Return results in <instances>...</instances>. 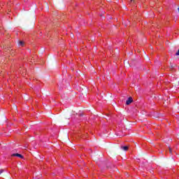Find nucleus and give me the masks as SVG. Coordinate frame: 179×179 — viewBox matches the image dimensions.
<instances>
[{
	"label": "nucleus",
	"mask_w": 179,
	"mask_h": 179,
	"mask_svg": "<svg viewBox=\"0 0 179 179\" xmlns=\"http://www.w3.org/2000/svg\"><path fill=\"white\" fill-rule=\"evenodd\" d=\"M11 156H12V157H20V159H23L24 158L23 155H22L19 153L13 154Z\"/></svg>",
	"instance_id": "f257e3e1"
},
{
	"label": "nucleus",
	"mask_w": 179,
	"mask_h": 179,
	"mask_svg": "<svg viewBox=\"0 0 179 179\" xmlns=\"http://www.w3.org/2000/svg\"><path fill=\"white\" fill-rule=\"evenodd\" d=\"M132 101H134V99L131 96L129 97L128 100H127V101H126L127 106H129V104H131V103H132Z\"/></svg>",
	"instance_id": "f03ea898"
},
{
	"label": "nucleus",
	"mask_w": 179,
	"mask_h": 179,
	"mask_svg": "<svg viewBox=\"0 0 179 179\" xmlns=\"http://www.w3.org/2000/svg\"><path fill=\"white\" fill-rule=\"evenodd\" d=\"M128 148H129V147L128 146H122L121 147V149H122V150H124V151H127V150H128Z\"/></svg>",
	"instance_id": "7ed1b4c3"
},
{
	"label": "nucleus",
	"mask_w": 179,
	"mask_h": 179,
	"mask_svg": "<svg viewBox=\"0 0 179 179\" xmlns=\"http://www.w3.org/2000/svg\"><path fill=\"white\" fill-rule=\"evenodd\" d=\"M174 65L171 64V63L170 64V69H173L174 68Z\"/></svg>",
	"instance_id": "20e7f679"
},
{
	"label": "nucleus",
	"mask_w": 179,
	"mask_h": 179,
	"mask_svg": "<svg viewBox=\"0 0 179 179\" xmlns=\"http://www.w3.org/2000/svg\"><path fill=\"white\" fill-rule=\"evenodd\" d=\"M24 43L23 41H20V45L23 46Z\"/></svg>",
	"instance_id": "39448f33"
},
{
	"label": "nucleus",
	"mask_w": 179,
	"mask_h": 179,
	"mask_svg": "<svg viewBox=\"0 0 179 179\" xmlns=\"http://www.w3.org/2000/svg\"><path fill=\"white\" fill-rule=\"evenodd\" d=\"M3 173V169H0V174H2Z\"/></svg>",
	"instance_id": "423d86ee"
},
{
	"label": "nucleus",
	"mask_w": 179,
	"mask_h": 179,
	"mask_svg": "<svg viewBox=\"0 0 179 179\" xmlns=\"http://www.w3.org/2000/svg\"><path fill=\"white\" fill-rule=\"evenodd\" d=\"M130 2H133V3H135V0H130Z\"/></svg>",
	"instance_id": "0eeeda50"
},
{
	"label": "nucleus",
	"mask_w": 179,
	"mask_h": 179,
	"mask_svg": "<svg viewBox=\"0 0 179 179\" xmlns=\"http://www.w3.org/2000/svg\"><path fill=\"white\" fill-rule=\"evenodd\" d=\"M176 55H179V50H178V52L176 53Z\"/></svg>",
	"instance_id": "6e6552de"
},
{
	"label": "nucleus",
	"mask_w": 179,
	"mask_h": 179,
	"mask_svg": "<svg viewBox=\"0 0 179 179\" xmlns=\"http://www.w3.org/2000/svg\"><path fill=\"white\" fill-rule=\"evenodd\" d=\"M146 59H148V61H150L148 56L146 57Z\"/></svg>",
	"instance_id": "1a4fd4ad"
},
{
	"label": "nucleus",
	"mask_w": 179,
	"mask_h": 179,
	"mask_svg": "<svg viewBox=\"0 0 179 179\" xmlns=\"http://www.w3.org/2000/svg\"><path fill=\"white\" fill-rule=\"evenodd\" d=\"M14 108H15V110H17V107H16V106H15V105H14Z\"/></svg>",
	"instance_id": "9d476101"
},
{
	"label": "nucleus",
	"mask_w": 179,
	"mask_h": 179,
	"mask_svg": "<svg viewBox=\"0 0 179 179\" xmlns=\"http://www.w3.org/2000/svg\"><path fill=\"white\" fill-rule=\"evenodd\" d=\"M169 152L170 153H171V148H169Z\"/></svg>",
	"instance_id": "9b49d317"
}]
</instances>
